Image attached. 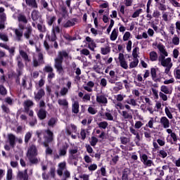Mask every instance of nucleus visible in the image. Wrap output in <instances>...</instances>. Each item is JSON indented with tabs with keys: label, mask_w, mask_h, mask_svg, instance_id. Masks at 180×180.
Returning a JSON list of instances; mask_svg holds the SVG:
<instances>
[{
	"label": "nucleus",
	"mask_w": 180,
	"mask_h": 180,
	"mask_svg": "<svg viewBox=\"0 0 180 180\" xmlns=\"http://www.w3.org/2000/svg\"><path fill=\"white\" fill-rule=\"evenodd\" d=\"M150 74H151L153 79H155V78H157V69L152 68L150 70Z\"/></svg>",
	"instance_id": "obj_54"
},
{
	"label": "nucleus",
	"mask_w": 180,
	"mask_h": 180,
	"mask_svg": "<svg viewBox=\"0 0 180 180\" xmlns=\"http://www.w3.org/2000/svg\"><path fill=\"white\" fill-rule=\"evenodd\" d=\"M72 112L74 113H78L79 112V103L77 101H74L72 104Z\"/></svg>",
	"instance_id": "obj_29"
},
{
	"label": "nucleus",
	"mask_w": 180,
	"mask_h": 180,
	"mask_svg": "<svg viewBox=\"0 0 180 180\" xmlns=\"http://www.w3.org/2000/svg\"><path fill=\"white\" fill-rule=\"evenodd\" d=\"M33 101L30 100H27L24 102V108L25 110H29V108H32L33 106Z\"/></svg>",
	"instance_id": "obj_30"
},
{
	"label": "nucleus",
	"mask_w": 180,
	"mask_h": 180,
	"mask_svg": "<svg viewBox=\"0 0 180 180\" xmlns=\"http://www.w3.org/2000/svg\"><path fill=\"white\" fill-rule=\"evenodd\" d=\"M18 22H22V23H27V20L26 17L22 14H20L18 17Z\"/></svg>",
	"instance_id": "obj_46"
},
{
	"label": "nucleus",
	"mask_w": 180,
	"mask_h": 180,
	"mask_svg": "<svg viewBox=\"0 0 180 180\" xmlns=\"http://www.w3.org/2000/svg\"><path fill=\"white\" fill-rule=\"evenodd\" d=\"M130 174L129 169H124L122 172V180H129V174Z\"/></svg>",
	"instance_id": "obj_28"
},
{
	"label": "nucleus",
	"mask_w": 180,
	"mask_h": 180,
	"mask_svg": "<svg viewBox=\"0 0 180 180\" xmlns=\"http://www.w3.org/2000/svg\"><path fill=\"white\" fill-rule=\"evenodd\" d=\"M100 85L102 88H106V85H108V80L105 78H102L100 82Z\"/></svg>",
	"instance_id": "obj_53"
},
{
	"label": "nucleus",
	"mask_w": 180,
	"mask_h": 180,
	"mask_svg": "<svg viewBox=\"0 0 180 180\" xmlns=\"http://www.w3.org/2000/svg\"><path fill=\"white\" fill-rule=\"evenodd\" d=\"M38 117L41 120H43L44 119H46V116L47 115V112L45 111L43 108H41L38 113Z\"/></svg>",
	"instance_id": "obj_24"
},
{
	"label": "nucleus",
	"mask_w": 180,
	"mask_h": 180,
	"mask_svg": "<svg viewBox=\"0 0 180 180\" xmlns=\"http://www.w3.org/2000/svg\"><path fill=\"white\" fill-rule=\"evenodd\" d=\"M33 134L32 131H28L26 133L25 136V143H29V140L32 139V136Z\"/></svg>",
	"instance_id": "obj_42"
},
{
	"label": "nucleus",
	"mask_w": 180,
	"mask_h": 180,
	"mask_svg": "<svg viewBox=\"0 0 180 180\" xmlns=\"http://www.w3.org/2000/svg\"><path fill=\"white\" fill-rule=\"evenodd\" d=\"M44 142L42 143L46 149L45 153L46 155H51L53 154V150L49 147V143L53 141V132L50 130H46L44 133Z\"/></svg>",
	"instance_id": "obj_2"
},
{
	"label": "nucleus",
	"mask_w": 180,
	"mask_h": 180,
	"mask_svg": "<svg viewBox=\"0 0 180 180\" xmlns=\"http://www.w3.org/2000/svg\"><path fill=\"white\" fill-rule=\"evenodd\" d=\"M165 111L166 116H167L169 119L174 118V117L172 116V113L174 112V108L166 107L165 109Z\"/></svg>",
	"instance_id": "obj_22"
},
{
	"label": "nucleus",
	"mask_w": 180,
	"mask_h": 180,
	"mask_svg": "<svg viewBox=\"0 0 180 180\" xmlns=\"http://www.w3.org/2000/svg\"><path fill=\"white\" fill-rule=\"evenodd\" d=\"M103 116L104 117V119H105V120H110L111 122L115 120L113 115H112L110 112H105V115Z\"/></svg>",
	"instance_id": "obj_31"
},
{
	"label": "nucleus",
	"mask_w": 180,
	"mask_h": 180,
	"mask_svg": "<svg viewBox=\"0 0 180 180\" xmlns=\"http://www.w3.org/2000/svg\"><path fill=\"white\" fill-rule=\"evenodd\" d=\"M158 58V55L157 54V52L152 51L150 53V59L151 61H157Z\"/></svg>",
	"instance_id": "obj_35"
},
{
	"label": "nucleus",
	"mask_w": 180,
	"mask_h": 180,
	"mask_svg": "<svg viewBox=\"0 0 180 180\" xmlns=\"http://www.w3.org/2000/svg\"><path fill=\"white\" fill-rule=\"evenodd\" d=\"M179 35L174 34L172 39V44H174V46H179Z\"/></svg>",
	"instance_id": "obj_26"
},
{
	"label": "nucleus",
	"mask_w": 180,
	"mask_h": 180,
	"mask_svg": "<svg viewBox=\"0 0 180 180\" xmlns=\"http://www.w3.org/2000/svg\"><path fill=\"white\" fill-rule=\"evenodd\" d=\"M14 33L15 34V40L17 41H22L23 37V30L22 29L14 30Z\"/></svg>",
	"instance_id": "obj_13"
},
{
	"label": "nucleus",
	"mask_w": 180,
	"mask_h": 180,
	"mask_svg": "<svg viewBox=\"0 0 180 180\" xmlns=\"http://www.w3.org/2000/svg\"><path fill=\"white\" fill-rule=\"evenodd\" d=\"M67 163L65 162H62L59 163L58 165V174L61 176L63 175V172H64V170L66 168Z\"/></svg>",
	"instance_id": "obj_19"
},
{
	"label": "nucleus",
	"mask_w": 180,
	"mask_h": 180,
	"mask_svg": "<svg viewBox=\"0 0 180 180\" xmlns=\"http://www.w3.org/2000/svg\"><path fill=\"white\" fill-rule=\"evenodd\" d=\"M86 41H87L89 49H90L91 50V51H94L96 47V44L95 43L94 39H92L89 37H86Z\"/></svg>",
	"instance_id": "obj_12"
},
{
	"label": "nucleus",
	"mask_w": 180,
	"mask_h": 180,
	"mask_svg": "<svg viewBox=\"0 0 180 180\" xmlns=\"http://www.w3.org/2000/svg\"><path fill=\"white\" fill-rule=\"evenodd\" d=\"M139 54H140V49L139 47H135L132 51L133 58L139 59Z\"/></svg>",
	"instance_id": "obj_25"
},
{
	"label": "nucleus",
	"mask_w": 180,
	"mask_h": 180,
	"mask_svg": "<svg viewBox=\"0 0 180 180\" xmlns=\"http://www.w3.org/2000/svg\"><path fill=\"white\" fill-rule=\"evenodd\" d=\"M118 61L122 68H124V70H127V68H129V64L127 63V61L126 60V58H124V55L123 53H119Z\"/></svg>",
	"instance_id": "obj_7"
},
{
	"label": "nucleus",
	"mask_w": 180,
	"mask_h": 180,
	"mask_svg": "<svg viewBox=\"0 0 180 180\" xmlns=\"http://www.w3.org/2000/svg\"><path fill=\"white\" fill-rule=\"evenodd\" d=\"M79 150L78 149V146H75V145H71V146L69 148V159H68V162L71 165H75V166L77 165L78 162H77L78 158H79L80 155Z\"/></svg>",
	"instance_id": "obj_1"
},
{
	"label": "nucleus",
	"mask_w": 180,
	"mask_h": 180,
	"mask_svg": "<svg viewBox=\"0 0 180 180\" xmlns=\"http://www.w3.org/2000/svg\"><path fill=\"white\" fill-rule=\"evenodd\" d=\"M96 102L101 105H106L108 103V98L104 94H98L96 96Z\"/></svg>",
	"instance_id": "obj_10"
},
{
	"label": "nucleus",
	"mask_w": 180,
	"mask_h": 180,
	"mask_svg": "<svg viewBox=\"0 0 180 180\" xmlns=\"http://www.w3.org/2000/svg\"><path fill=\"white\" fill-rule=\"evenodd\" d=\"M101 54L103 56H106V54H109L110 53V48L109 46L102 47L101 48Z\"/></svg>",
	"instance_id": "obj_36"
},
{
	"label": "nucleus",
	"mask_w": 180,
	"mask_h": 180,
	"mask_svg": "<svg viewBox=\"0 0 180 180\" xmlns=\"http://www.w3.org/2000/svg\"><path fill=\"white\" fill-rule=\"evenodd\" d=\"M25 2L28 6L31 8H37V4H36V0H25Z\"/></svg>",
	"instance_id": "obj_33"
},
{
	"label": "nucleus",
	"mask_w": 180,
	"mask_h": 180,
	"mask_svg": "<svg viewBox=\"0 0 180 180\" xmlns=\"http://www.w3.org/2000/svg\"><path fill=\"white\" fill-rule=\"evenodd\" d=\"M84 160L85 162H86L87 164L92 162V158H91V157H89V155H84Z\"/></svg>",
	"instance_id": "obj_58"
},
{
	"label": "nucleus",
	"mask_w": 180,
	"mask_h": 180,
	"mask_svg": "<svg viewBox=\"0 0 180 180\" xmlns=\"http://www.w3.org/2000/svg\"><path fill=\"white\" fill-rule=\"evenodd\" d=\"M58 103L60 106H68V101L66 99H58Z\"/></svg>",
	"instance_id": "obj_40"
},
{
	"label": "nucleus",
	"mask_w": 180,
	"mask_h": 180,
	"mask_svg": "<svg viewBox=\"0 0 180 180\" xmlns=\"http://www.w3.org/2000/svg\"><path fill=\"white\" fill-rule=\"evenodd\" d=\"M8 141L10 144V146L12 147V148H13V147L16 146V136H15V135L12 134H9L8 135Z\"/></svg>",
	"instance_id": "obj_14"
},
{
	"label": "nucleus",
	"mask_w": 180,
	"mask_h": 180,
	"mask_svg": "<svg viewBox=\"0 0 180 180\" xmlns=\"http://www.w3.org/2000/svg\"><path fill=\"white\" fill-rule=\"evenodd\" d=\"M162 18L165 22H169L171 20V17H169V13L168 12H163Z\"/></svg>",
	"instance_id": "obj_34"
},
{
	"label": "nucleus",
	"mask_w": 180,
	"mask_h": 180,
	"mask_svg": "<svg viewBox=\"0 0 180 180\" xmlns=\"http://www.w3.org/2000/svg\"><path fill=\"white\" fill-rule=\"evenodd\" d=\"M56 123H57V120L56 118H51L50 120L48 122V124L51 127H53Z\"/></svg>",
	"instance_id": "obj_50"
},
{
	"label": "nucleus",
	"mask_w": 180,
	"mask_h": 180,
	"mask_svg": "<svg viewBox=\"0 0 180 180\" xmlns=\"http://www.w3.org/2000/svg\"><path fill=\"white\" fill-rule=\"evenodd\" d=\"M67 94H68V88L63 87V89H61L60 95L62 96H64L67 95Z\"/></svg>",
	"instance_id": "obj_62"
},
{
	"label": "nucleus",
	"mask_w": 180,
	"mask_h": 180,
	"mask_svg": "<svg viewBox=\"0 0 180 180\" xmlns=\"http://www.w3.org/2000/svg\"><path fill=\"white\" fill-rule=\"evenodd\" d=\"M160 91L166 94H171V91H169V89L167 86H162L160 87Z\"/></svg>",
	"instance_id": "obj_44"
},
{
	"label": "nucleus",
	"mask_w": 180,
	"mask_h": 180,
	"mask_svg": "<svg viewBox=\"0 0 180 180\" xmlns=\"http://www.w3.org/2000/svg\"><path fill=\"white\" fill-rule=\"evenodd\" d=\"M157 48L160 52L161 56H163L165 57H168V52H167V51L165 50V46H164V45H162V44H158L157 45Z\"/></svg>",
	"instance_id": "obj_18"
},
{
	"label": "nucleus",
	"mask_w": 180,
	"mask_h": 180,
	"mask_svg": "<svg viewBox=\"0 0 180 180\" xmlns=\"http://www.w3.org/2000/svg\"><path fill=\"white\" fill-rule=\"evenodd\" d=\"M124 98H126V95L123 96L122 94H118L117 95L116 100L117 101V102H122V101H123Z\"/></svg>",
	"instance_id": "obj_60"
},
{
	"label": "nucleus",
	"mask_w": 180,
	"mask_h": 180,
	"mask_svg": "<svg viewBox=\"0 0 180 180\" xmlns=\"http://www.w3.org/2000/svg\"><path fill=\"white\" fill-rule=\"evenodd\" d=\"M157 143L158 144H159V146H160V147H163V146H165V139H158L157 140Z\"/></svg>",
	"instance_id": "obj_56"
},
{
	"label": "nucleus",
	"mask_w": 180,
	"mask_h": 180,
	"mask_svg": "<svg viewBox=\"0 0 180 180\" xmlns=\"http://www.w3.org/2000/svg\"><path fill=\"white\" fill-rule=\"evenodd\" d=\"M126 103L131 105V106H137V101L134 98L127 99Z\"/></svg>",
	"instance_id": "obj_41"
},
{
	"label": "nucleus",
	"mask_w": 180,
	"mask_h": 180,
	"mask_svg": "<svg viewBox=\"0 0 180 180\" xmlns=\"http://www.w3.org/2000/svg\"><path fill=\"white\" fill-rule=\"evenodd\" d=\"M108 80L110 84H116L117 79L116 77H108Z\"/></svg>",
	"instance_id": "obj_61"
},
{
	"label": "nucleus",
	"mask_w": 180,
	"mask_h": 180,
	"mask_svg": "<svg viewBox=\"0 0 180 180\" xmlns=\"http://www.w3.org/2000/svg\"><path fill=\"white\" fill-rule=\"evenodd\" d=\"M25 32H24V37L27 39L29 40V44L30 46H34L36 43L34 42V39H30V36H32V33L33 32V30L32 29V27H27L25 28Z\"/></svg>",
	"instance_id": "obj_5"
},
{
	"label": "nucleus",
	"mask_w": 180,
	"mask_h": 180,
	"mask_svg": "<svg viewBox=\"0 0 180 180\" xmlns=\"http://www.w3.org/2000/svg\"><path fill=\"white\" fill-rule=\"evenodd\" d=\"M141 160L144 165H147L148 167H151V164H153V160H148V157L147 156V155L146 154L142 155Z\"/></svg>",
	"instance_id": "obj_20"
},
{
	"label": "nucleus",
	"mask_w": 180,
	"mask_h": 180,
	"mask_svg": "<svg viewBox=\"0 0 180 180\" xmlns=\"http://www.w3.org/2000/svg\"><path fill=\"white\" fill-rule=\"evenodd\" d=\"M97 168H98V165L96 164H92L89 166L88 169L90 171H96Z\"/></svg>",
	"instance_id": "obj_59"
},
{
	"label": "nucleus",
	"mask_w": 180,
	"mask_h": 180,
	"mask_svg": "<svg viewBox=\"0 0 180 180\" xmlns=\"http://www.w3.org/2000/svg\"><path fill=\"white\" fill-rule=\"evenodd\" d=\"M160 123L164 129H169V127L171 126L169 120H168V118H167V117H162L160 118Z\"/></svg>",
	"instance_id": "obj_11"
},
{
	"label": "nucleus",
	"mask_w": 180,
	"mask_h": 180,
	"mask_svg": "<svg viewBox=\"0 0 180 180\" xmlns=\"http://www.w3.org/2000/svg\"><path fill=\"white\" fill-rule=\"evenodd\" d=\"M131 36V34H130V32H126L124 35H123V40L124 41H127V40H129V39H130Z\"/></svg>",
	"instance_id": "obj_52"
},
{
	"label": "nucleus",
	"mask_w": 180,
	"mask_h": 180,
	"mask_svg": "<svg viewBox=\"0 0 180 180\" xmlns=\"http://www.w3.org/2000/svg\"><path fill=\"white\" fill-rule=\"evenodd\" d=\"M109 124H108V122L104 121V122H99L98 124V127H100V129H103L105 130V129H106V127H108Z\"/></svg>",
	"instance_id": "obj_43"
},
{
	"label": "nucleus",
	"mask_w": 180,
	"mask_h": 180,
	"mask_svg": "<svg viewBox=\"0 0 180 180\" xmlns=\"http://www.w3.org/2000/svg\"><path fill=\"white\" fill-rule=\"evenodd\" d=\"M143 13V9L139 8L136 10L133 14H132V18H139L140 16V14Z\"/></svg>",
	"instance_id": "obj_45"
},
{
	"label": "nucleus",
	"mask_w": 180,
	"mask_h": 180,
	"mask_svg": "<svg viewBox=\"0 0 180 180\" xmlns=\"http://www.w3.org/2000/svg\"><path fill=\"white\" fill-rule=\"evenodd\" d=\"M20 56H21L22 58H23L24 61H25V65H27V63H30V59L29 58V56L27 53L22 50V48L19 49Z\"/></svg>",
	"instance_id": "obj_16"
},
{
	"label": "nucleus",
	"mask_w": 180,
	"mask_h": 180,
	"mask_svg": "<svg viewBox=\"0 0 180 180\" xmlns=\"http://www.w3.org/2000/svg\"><path fill=\"white\" fill-rule=\"evenodd\" d=\"M88 112L89 113H91V115H96L97 110L93 107H89L88 108Z\"/></svg>",
	"instance_id": "obj_64"
},
{
	"label": "nucleus",
	"mask_w": 180,
	"mask_h": 180,
	"mask_svg": "<svg viewBox=\"0 0 180 180\" xmlns=\"http://www.w3.org/2000/svg\"><path fill=\"white\" fill-rule=\"evenodd\" d=\"M119 36V30L117 28H115L110 36V39L111 41H115L116 39H117V37Z\"/></svg>",
	"instance_id": "obj_21"
},
{
	"label": "nucleus",
	"mask_w": 180,
	"mask_h": 180,
	"mask_svg": "<svg viewBox=\"0 0 180 180\" xmlns=\"http://www.w3.org/2000/svg\"><path fill=\"white\" fill-rule=\"evenodd\" d=\"M120 114L124 119H131V115H130L127 111H122Z\"/></svg>",
	"instance_id": "obj_55"
},
{
	"label": "nucleus",
	"mask_w": 180,
	"mask_h": 180,
	"mask_svg": "<svg viewBox=\"0 0 180 180\" xmlns=\"http://www.w3.org/2000/svg\"><path fill=\"white\" fill-rule=\"evenodd\" d=\"M129 131L131 134L135 136L134 141L136 146H140V141H141V136H140V133L139 132V129L136 128H133L132 127H129Z\"/></svg>",
	"instance_id": "obj_6"
},
{
	"label": "nucleus",
	"mask_w": 180,
	"mask_h": 180,
	"mask_svg": "<svg viewBox=\"0 0 180 180\" xmlns=\"http://www.w3.org/2000/svg\"><path fill=\"white\" fill-rule=\"evenodd\" d=\"M139 65V59L134 58L133 61L129 63V68H136Z\"/></svg>",
	"instance_id": "obj_37"
},
{
	"label": "nucleus",
	"mask_w": 180,
	"mask_h": 180,
	"mask_svg": "<svg viewBox=\"0 0 180 180\" xmlns=\"http://www.w3.org/2000/svg\"><path fill=\"white\" fill-rule=\"evenodd\" d=\"M174 76L176 78V79H180V70L179 69L174 70Z\"/></svg>",
	"instance_id": "obj_63"
},
{
	"label": "nucleus",
	"mask_w": 180,
	"mask_h": 180,
	"mask_svg": "<svg viewBox=\"0 0 180 180\" xmlns=\"http://www.w3.org/2000/svg\"><path fill=\"white\" fill-rule=\"evenodd\" d=\"M122 89H123V84L119 82L115 83V86L113 87V91H115V92H119V91L122 90Z\"/></svg>",
	"instance_id": "obj_27"
},
{
	"label": "nucleus",
	"mask_w": 180,
	"mask_h": 180,
	"mask_svg": "<svg viewBox=\"0 0 180 180\" xmlns=\"http://www.w3.org/2000/svg\"><path fill=\"white\" fill-rule=\"evenodd\" d=\"M67 150H68V145H65L59 148L58 154L54 155L55 160H58L60 157H65L67 155Z\"/></svg>",
	"instance_id": "obj_9"
},
{
	"label": "nucleus",
	"mask_w": 180,
	"mask_h": 180,
	"mask_svg": "<svg viewBox=\"0 0 180 180\" xmlns=\"http://www.w3.org/2000/svg\"><path fill=\"white\" fill-rule=\"evenodd\" d=\"M175 25H176V32L178 36H180V21H177Z\"/></svg>",
	"instance_id": "obj_57"
},
{
	"label": "nucleus",
	"mask_w": 180,
	"mask_h": 180,
	"mask_svg": "<svg viewBox=\"0 0 180 180\" xmlns=\"http://www.w3.org/2000/svg\"><path fill=\"white\" fill-rule=\"evenodd\" d=\"M12 176H13V171H12V169L10 168L7 170L6 179L12 180Z\"/></svg>",
	"instance_id": "obj_48"
},
{
	"label": "nucleus",
	"mask_w": 180,
	"mask_h": 180,
	"mask_svg": "<svg viewBox=\"0 0 180 180\" xmlns=\"http://www.w3.org/2000/svg\"><path fill=\"white\" fill-rule=\"evenodd\" d=\"M89 143L91 146H92L93 147H95V146H96V143H98V138L95 136H92L90 139Z\"/></svg>",
	"instance_id": "obj_47"
},
{
	"label": "nucleus",
	"mask_w": 180,
	"mask_h": 180,
	"mask_svg": "<svg viewBox=\"0 0 180 180\" xmlns=\"http://www.w3.org/2000/svg\"><path fill=\"white\" fill-rule=\"evenodd\" d=\"M19 178H22L23 180H27V170H25V173L20 172L18 173Z\"/></svg>",
	"instance_id": "obj_38"
},
{
	"label": "nucleus",
	"mask_w": 180,
	"mask_h": 180,
	"mask_svg": "<svg viewBox=\"0 0 180 180\" xmlns=\"http://www.w3.org/2000/svg\"><path fill=\"white\" fill-rule=\"evenodd\" d=\"M66 133L68 136H71L72 133H77V126L75 124H70L66 127Z\"/></svg>",
	"instance_id": "obj_15"
},
{
	"label": "nucleus",
	"mask_w": 180,
	"mask_h": 180,
	"mask_svg": "<svg viewBox=\"0 0 180 180\" xmlns=\"http://www.w3.org/2000/svg\"><path fill=\"white\" fill-rule=\"evenodd\" d=\"M143 125L144 124L141 121H136L135 122L134 129H136L137 130H139V129H141V127H143Z\"/></svg>",
	"instance_id": "obj_51"
},
{
	"label": "nucleus",
	"mask_w": 180,
	"mask_h": 180,
	"mask_svg": "<svg viewBox=\"0 0 180 180\" xmlns=\"http://www.w3.org/2000/svg\"><path fill=\"white\" fill-rule=\"evenodd\" d=\"M17 61H18V68L22 70V68H23V67H24L23 63H22V58H20V56H18L17 57Z\"/></svg>",
	"instance_id": "obj_49"
},
{
	"label": "nucleus",
	"mask_w": 180,
	"mask_h": 180,
	"mask_svg": "<svg viewBox=\"0 0 180 180\" xmlns=\"http://www.w3.org/2000/svg\"><path fill=\"white\" fill-rule=\"evenodd\" d=\"M159 61L160 62L162 67L172 68V63L171 62V58H167L165 59V56H161L159 57Z\"/></svg>",
	"instance_id": "obj_8"
},
{
	"label": "nucleus",
	"mask_w": 180,
	"mask_h": 180,
	"mask_svg": "<svg viewBox=\"0 0 180 180\" xmlns=\"http://www.w3.org/2000/svg\"><path fill=\"white\" fill-rule=\"evenodd\" d=\"M32 18L36 22L40 18V13L37 11H33L32 13Z\"/></svg>",
	"instance_id": "obj_32"
},
{
	"label": "nucleus",
	"mask_w": 180,
	"mask_h": 180,
	"mask_svg": "<svg viewBox=\"0 0 180 180\" xmlns=\"http://www.w3.org/2000/svg\"><path fill=\"white\" fill-rule=\"evenodd\" d=\"M113 103L115 104V109H117L118 113H122V111L120 110H123V109H124V105L121 102L116 103L113 101Z\"/></svg>",
	"instance_id": "obj_23"
},
{
	"label": "nucleus",
	"mask_w": 180,
	"mask_h": 180,
	"mask_svg": "<svg viewBox=\"0 0 180 180\" xmlns=\"http://www.w3.org/2000/svg\"><path fill=\"white\" fill-rule=\"evenodd\" d=\"M44 95H46L44 90L42 89H39L37 93H34L35 101H39L40 99L43 98V96H44Z\"/></svg>",
	"instance_id": "obj_17"
},
{
	"label": "nucleus",
	"mask_w": 180,
	"mask_h": 180,
	"mask_svg": "<svg viewBox=\"0 0 180 180\" xmlns=\"http://www.w3.org/2000/svg\"><path fill=\"white\" fill-rule=\"evenodd\" d=\"M68 58V53L65 51H60L58 57L55 59V68L59 72V74L63 72V60Z\"/></svg>",
	"instance_id": "obj_3"
},
{
	"label": "nucleus",
	"mask_w": 180,
	"mask_h": 180,
	"mask_svg": "<svg viewBox=\"0 0 180 180\" xmlns=\"http://www.w3.org/2000/svg\"><path fill=\"white\" fill-rule=\"evenodd\" d=\"M37 155V148L35 146L32 145L29 148L27 154V157L30 160V162H31V164H37V162H39V160L36 158Z\"/></svg>",
	"instance_id": "obj_4"
},
{
	"label": "nucleus",
	"mask_w": 180,
	"mask_h": 180,
	"mask_svg": "<svg viewBox=\"0 0 180 180\" xmlns=\"http://www.w3.org/2000/svg\"><path fill=\"white\" fill-rule=\"evenodd\" d=\"M170 137H171V139H172V140L170 141V143L172 144H175V143H176V141H178V136H176V134H175V132L172 134L170 135Z\"/></svg>",
	"instance_id": "obj_39"
}]
</instances>
